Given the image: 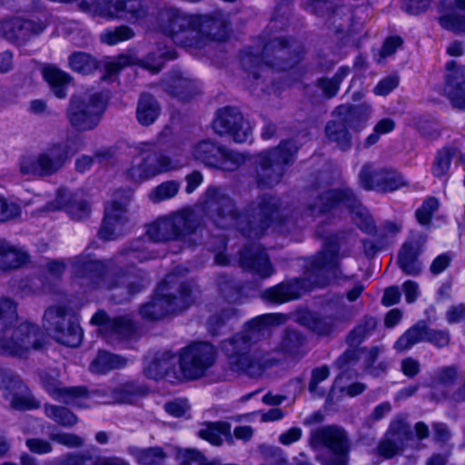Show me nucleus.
<instances>
[{
    "instance_id": "f257e3e1",
    "label": "nucleus",
    "mask_w": 465,
    "mask_h": 465,
    "mask_svg": "<svg viewBox=\"0 0 465 465\" xmlns=\"http://www.w3.org/2000/svg\"><path fill=\"white\" fill-rule=\"evenodd\" d=\"M216 352L208 342H193L182 350L179 358L163 352L153 360H147L144 369L147 377L159 379L170 375L173 365L178 361L181 376L185 379H197L214 363Z\"/></svg>"
},
{
    "instance_id": "f03ea898",
    "label": "nucleus",
    "mask_w": 465,
    "mask_h": 465,
    "mask_svg": "<svg viewBox=\"0 0 465 465\" xmlns=\"http://www.w3.org/2000/svg\"><path fill=\"white\" fill-rule=\"evenodd\" d=\"M16 320L15 304L0 299V354L24 357L31 349L42 347V335L36 328L28 322L13 325Z\"/></svg>"
},
{
    "instance_id": "7ed1b4c3",
    "label": "nucleus",
    "mask_w": 465,
    "mask_h": 465,
    "mask_svg": "<svg viewBox=\"0 0 465 465\" xmlns=\"http://www.w3.org/2000/svg\"><path fill=\"white\" fill-rule=\"evenodd\" d=\"M191 290L175 274H169L157 287L155 296L141 308L143 317L159 320L185 310L192 302Z\"/></svg>"
},
{
    "instance_id": "20e7f679",
    "label": "nucleus",
    "mask_w": 465,
    "mask_h": 465,
    "mask_svg": "<svg viewBox=\"0 0 465 465\" xmlns=\"http://www.w3.org/2000/svg\"><path fill=\"white\" fill-rule=\"evenodd\" d=\"M154 145L150 143H140L134 147L135 156L127 174L134 183H142L157 174L173 171L187 163V159L181 155L170 158L161 154L153 157Z\"/></svg>"
},
{
    "instance_id": "39448f33",
    "label": "nucleus",
    "mask_w": 465,
    "mask_h": 465,
    "mask_svg": "<svg viewBox=\"0 0 465 465\" xmlns=\"http://www.w3.org/2000/svg\"><path fill=\"white\" fill-rule=\"evenodd\" d=\"M371 114V107L366 104L358 106L341 105L333 113L334 119L328 123L326 134L340 148L346 149L351 139L349 129L360 131Z\"/></svg>"
},
{
    "instance_id": "423d86ee",
    "label": "nucleus",
    "mask_w": 465,
    "mask_h": 465,
    "mask_svg": "<svg viewBox=\"0 0 465 465\" xmlns=\"http://www.w3.org/2000/svg\"><path fill=\"white\" fill-rule=\"evenodd\" d=\"M105 106L106 99L101 95L75 94L67 109V118L76 130H91L99 124Z\"/></svg>"
},
{
    "instance_id": "0eeeda50",
    "label": "nucleus",
    "mask_w": 465,
    "mask_h": 465,
    "mask_svg": "<svg viewBox=\"0 0 465 465\" xmlns=\"http://www.w3.org/2000/svg\"><path fill=\"white\" fill-rule=\"evenodd\" d=\"M78 149L79 146L75 143L53 145L37 158L23 159L20 166L21 172L28 176L52 173L58 170Z\"/></svg>"
},
{
    "instance_id": "6e6552de",
    "label": "nucleus",
    "mask_w": 465,
    "mask_h": 465,
    "mask_svg": "<svg viewBox=\"0 0 465 465\" xmlns=\"http://www.w3.org/2000/svg\"><path fill=\"white\" fill-rule=\"evenodd\" d=\"M222 349L228 357L232 370L237 372H245L252 377L259 376L268 362L266 360L262 363L261 356L250 354V343L246 335H237L232 340L223 342Z\"/></svg>"
},
{
    "instance_id": "1a4fd4ad",
    "label": "nucleus",
    "mask_w": 465,
    "mask_h": 465,
    "mask_svg": "<svg viewBox=\"0 0 465 465\" xmlns=\"http://www.w3.org/2000/svg\"><path fill=\"white\" fill-rule=\"evenodd\" d=\"M162 15L166 20L163 27V33L172 37L174 43L188 48H201L204 45L203 40L198 37L199 33L194 28L198 17L188 15L177 9H170Z\"/></svg>"
},
{
    "instance_id": "9d476101",
    "label": "nucleus",
    "mask_w": 465,
    "mask_h": 465,
    "mask_svg": "<svg viewBox=\"0 0 465 465\" xmlns=\"http://www.w3.org/2000/svg\"><path fill=\"white\" fill-rule=\"evenodd\" d=\"M190 154L195 161L224 171H232L244 162L242 154L226 151L209 140L193 145L190 150Z\"/></svg>"
},
{
    "instance_id": "9b49d317",
    "label": "nucleus",
    "mask_w": 465,
    "mask_h": 465,
    "mask_svg": "<svg viewBox=\"0 0 465 465\" xmlns=\"http://www.w3.org/2000/svg\"><path fill=\"white\" fill-rule=\"evenodd\" d=\"M44 326L58 342L76 347L83 338V331L77 323L67 322L65 311L61 307L49 308L44 316Z\"/></svg>"
},
{
    "instance_id": "f8f14e48",
    "label": "nucleus",
    "mask_w": 465,
    "mask_h": 465,
    "mask_svg": "<svg viewBox=\"0 0 465 465\" xmlns=\"http://www.w3.org/2000/svg\"><path fill=\"white\" fill-rule=\"evenodd\" d=\"M312 444L323 445L331 451L332 457H318L322 465H347L348 443L344 431L337 427L317 430L312 437Z\"/></svg>"
},
{
    "instance_id": "ddd939ff",
    "label": "nucleus",
    "mask_w": 465,
    "mask_h": 465,
    "mask_svg": "<svg viewBox=\"0 0 465 465\" xmlns=\"http://www.w3.org/2000/svg\"><path fill=\"white\" fill-rule=\"evenodd\" d=\"M129 198V193L119 192L114 200L107 203L103 226L99 232L101 238L114 240L124 233L128 223L125 206Z\"/></svg>"
},
{
    "instance_id": "4468645a",
    "label": "nucleus",
    "mask_w": 465,
    "mask_h": 465,
    "mask_svg": "<svg viewBox=\"0 0 465 465\" xmlns=\"http://www.w3.org/2000/svg\"><path fill=\"white\" fill-rule=\"evenodd\" d=\"M213 131L219 135H230L237 143L247 142L252 136V128L235 108H223L216 114L213 123Z\"/></svg>"
},
{
    "instance_id": "2eb2a0df",
    "label": "nucleus",
    "mask_w": 465,
    "mask_h": 465,
    "mask_svg": "<svg viewBox=\"0 0 465 465\" xmlns=\"http://www.w3.org/2000/svg\"><path fill=\"white\" fill-rule=\"evenodd\" d=\"M322 201H325V203L320 212H327L329 209L333 208L336 205L346 207L351 210L354 216L353 219L362 231L367 232L371 231L373 227L372 220L369 217L367 211L357 203L351 192L331 191L322 198Z\"/></svg>"
},
{
    "instance_id": "dca6fc26",
    "label": "nucleus",
    "mask_w": 465,
    "mask_h": 465,
    "mask_svg": "<svg viewBox=\"0 0 465 465\" xmlns=\"http://www.w3.org/2000/svg\"><path fill=\"white\" fill-rule=\"evenodd\" d=\"M189 230V213L185 211L159 219L147 228V235L153 241H167L177 238Z\"/></svg>"
},
{
    "instance_id": "f3484780",
    "label": "nucleus",
    "mask_w": 465,
    "mask_h": 465,
    "mask_svg": "<svg viewBox=\"0 0 465 465\" xmlns=\"http://www.w3.org/2000/svg\"><path fill=\"white\" fill-rule=\"evenodd\" d=\"M274 213L273 208L270 204H263L260 206L258 217L254 216L253 221L250 222V229L242 226V215L237 214L230 207L228 209V213L224 215L223 213L218 214V220L215 221L218 226L227 227V226H235L242 231L243 233H246L248 236H251L252 231L255 235L260 234V232L265 228L268 227V223L272 222V215Z\"/></svg>"
},
{
    "instance_id": "a211bd4d",
    "label": "nucleus",
    "mask_w": 465,
    "mask_h": 465,
    "mask_svg": "<svg viewBox=\"0 0 465 465\" xmlns=\"http://www.w3.org/2000/svg\"><path fill=\"white\" fill-rule=\"evenodd\" d=\"M361 184L366 189L392 192L406 184L404 178L395 171L374 172L371 166H364L360 173Z\"/></svg>"
},
{
    "instance_id": "6ab92c4d",
    "label": "nucleus",
    "mask_w": 465,
    "mask_h": 465,
    "mask_svg": "<svg viewBox=\"0 0 465 465\" xmlns=\"http://www.w3.org/2000/svg\"><path fill=\"white\" fill-rule=\"evenodd\" d=\"M112 1L97 0L96 9L101 15L136 22L145 14L140 0H116L114 5Z\"/></svg>"
},
{
    "instance_id": "aec40b11",
    "label": "nucleus",
    "mask_w": 465,
    "mask_h": 465,
    "mask_svg": "<svg viewBox=\"0 0 465 465\" xmlns=\"http://www.w3.org/2000/svg\"><path fill=\"white\" fill-rule=\"evenodd\" d=\"M48 210H64L73 219L82 220L86 218L90 213V206L81 193H72L65 190L58 191L55 202L50 203Z\"/></svg>"
},
{
    "instance_id": "412c9836",
    "label": "nucleus",
    "mask_w": 465,
    "mask_h": 465,
    "mask_svg": "<svg viewBox=\"0 0 465 465\" xmlns=\"http://www.w3.org/2000/svg\"><path fill=\"white\" fill-rule=\"evenodd\" d=\"M430 340L438 347H443L449 342V336L443 331H428L424 325H416L408 330L395 343L398 351H405L410 349L415 343Z\"/></svg>"
},
{
    "instance_id": "4be33fe9",
    "label": "nucleus",
    "mask_w": 465,
    "mask_h": 465,
    "mask_svg": "<svg viewBox=\"0 0 465 465\" xmlns=\"http://www.w3.org/2000/svg\"><path fill=\"white\" fill-rule=\"evenodd\" d=\"M408 439V430L404 424L401 421H394L387 432L386 440L379 446V453L384 458H391L401 449L403 440Z\"/></svg>"
},
{
    "instance_id": "5701e85b",
    "label": "nucleus",
    "mask_w": 465,
    "mask_h": 465,
    "mask_svg": "<svg viewBox=\"0 0 465 465\" xmlns=\"http://www.w3.org/2000/svg\"><path fill=\"white\" fill-rule=\"evenodd\" d=\"M45 387L47 392L57 401L78 407L85 406L83 401L88 397V393L82 388H64L56 381H45Z\"/></svg>"
},
{
    "instance_id": "b1692460",
    "label": "nucleus",
    "mask_w": 465,
    "mask_h": 465,
    "mask_svg": "<svg viewBox=\"0 0 465 465\" xmlns=\"http://www.w3.org/2000/svg\"><path fill=\"white\" fill-rule=\"evenodd\" d=\"M42 30L43 28L35 29L32 22H22L19 18L0 23V36L12 42L19 43L28 37L30 32L38 33Z\"/></svg>"
},
{
    "instance_id": "393cba45",
    "label": "nucleus",
    "mask_w": 465,
    "mask_h": 465,
    "mask_svg": "<svg viewBox=\"0 0 465 465\" xmlns=\"http://www.w3.org/2000/svg\"><path fill=\"white\" fill-rule=\"evenodd\" d=\"M201 439L208 441L212 445L219 446L223 440L232 443L231 434V426L224 421L210 422L203 425L198 431Z\"/></svg>"
},
{
    "instance_id": "a878e982",
    "label": "nucleus",
    "mask_w": 465,
    "mask_h": 465,
    "mask_svg": "<svg viewBox=\"0 0 465 465\" xmlns=\"http://www.w3.org/2000/svg\"><path fill=\"white\" fill-rule=\"evenodd\" d=\"M241 263L242 266L253 270L262 278L268 277L273 272L268 256L262 251L245 250L241 255Z\"/></svg>"
},
{
    "instance_id": "bb28decb",
    "label": "nucleus",
    "mask_w": 465,
    "mask_h": 465,
    "mask_svg": "<svg viewBox=\"0 0 465 465\" xmlns=\"http://www.w3.org/2000/svg\"><path fill=\"white\" fill-rule=\"evenodd\" d=\"M27 260L28 256L25 251L11 246L6 242L0 240V269L18 268L25 264Z\"/></svg>"
},
{
    "instance_id": "cd10ccee",
    "label": "nucleus",
    "mask_w": 465,
    "mask_h": 465,
    "mask_svg": "<svg viewBox=\"0 0 465 465\" xmlns=\"http://www.w3.org/2000/svg\"><path fill=\"white\" fill-rule=\"evenodd\" d=\"M303 285V281L294 280L287 284H279L272 289H269L265 295L266 298L272 302L282 303L292 299L298 298L301 294V289Z\"/></svg>"
},
{
    "instance_id": "c85d7f7f",
    "label": "nucleus",
    "mask_w": 465,
    "mask_h": 465,
    "mask_svg": "<svg viewBox=\"0 0 465 465\" xmlns=\"http://www.w3.org/2000/svg\"><path fill=\"white\" fill-rule=\"evenodd\" d=\"M42 74L54 94L58 98H64L66 95V89L70 80L69 75L53 65L45 66Z\"/></svg>"
},
{
    "instance_id": "c756f323",
    "label": "nucleus",
    "mask_w": 465,
    "mask_h": 465,
    "mask_svg": "<svg viewBox=\"0 0 465 465\" xmlns=\"http://www.w3.org/2000/svg\"><path fill=\"white\" fill-rule=\"evenodd\" d=\"M13 388L16 390V392L14 394L5 391V396L10 401L13 408L17 410H29L38 406L27 388L24 386L20 381H14Z\"/></svg>"
},
{
    "instance_id": "7c9ffc66",
    "label": "nucleus",
    "mask_w": 465,
    "mask_h": 465,
    "mask_svg": "<svg viewBox=\"0 0 465 465\" xmlns=\"http://www.w3.org/2000/svg\"><path fill=\"white\" fill-rule=\"evenodd\" d=\"M160 113L157 102L148 94H143L138 102L136 117L143 125L152 124Z\"/></svg>"
},
{
    "instance_id": "2f4dec72",
    "label": "nucleus",
    "mask_w": 465,
    "mask_h": 465,
    "mask_svg": "<svg viewBox=\"0 0 465 465\" xmlns=\"http://www.w3.org/2000/svg\"><path fill=\"white\" fill-rule=\"evenodd\" d=\"M126 359L121 356L101 351L92 361L90 371L94 373L103 374L114 369L122 368L126 365Z\"/></svg>"
},
{
    "instance_id": "473e14b6",
    "label": "nucleus",
    "mask_w": 465,
    "mask_h": 465,
    "mask_svg": "<svg viewBox=\"0 0 465 465\" xmlns=\"http://www.w3.org/2000/svg\"><path fill=\"white\" fill-rule=\"evenodd\" d=\"M443 94L453 107L465 109V81H460L457 77L449 75Z\"/></svg>"
},
{
    "instance_id": "72a5a7b5",
    "label": "nucleus",
    "mask_w": 465,
    "mask_h": 465,
    "mask_svg": "<svg viewBox=\"0 0 465 465\" xmlns=\"http://www.w3.org/2000/svg\"><path fill=\"white\" fill-rule=\"evenodd\" d=\"M297 321L318 335H327L332 330L331 318H320L311 312H303L297 316Z\"/></svg>"
},
{
    "instance_id": "f704fd0d",
    "label": "nucleus",
    "mask_w": 465,
    "mask_h": 465,
    "mask_svg": "<svg viewBox=\"0 0 465 465\" xmlns=\"http://www.w3.org/2000/svg\"><path fill=\"white\" fill-rule=\"evenodd\" d=\"M419 250L418 244L412 245L411 242H407L399 253V264L408 274H417L420 271V266L416 259Z\"/></svg>"
},
{
    "instance_id": "c9c22d12",
    "label": "nucleus",
    "mask_w": 465,
    "mask_h": 465,
    "mask_svg": "<svg viewBox=\"0 0 465 465\" xmlns=\"http://www.w3.org/2000/svg\"><path fill=\"white\" fill-rule=\"evenodd\" d=\"M448 8L443 3L439 5V17L440 25L450 31L456 34L465 33V15L457 14L455 12H449Z\"/></svg>"
},
{
    "instance_id": "e433bc0d",
    "label": "nucleus",
    "mask_w": 465,
    "mask_h": 465,
    "mask_svg": "<svg viewBox=\"0 0 465 465\" xmlns=\"http://www.w3.org/2000/svg\"><path fill=\"white\" fill-rule=\"evenodd\" d=\"M290 145L291 143H284L272 152L261 153L262 166L267 168L269 166L287 163L292 157Z\"/></svg>"
},
{
    "instance_id": "4c0bfd02",
    "label": "nucleus",
    "mask_w": 465,
    "mask_h": 465,
    "mask_svg": "<svg viewBox=\"0 0 465 465\" xmlns=\"http://www.w3.org/2000/svg\"><path fill=\"white\" fill-rule=\"evenodd\" d=\"M69 64L71 68L83 74L92 73L96 67V61L84 53H75L70 56Z\"/></svg>"
},
{
    "instance_id": "58836bf2",
    "label": "nucleus",
    "mask_w": 465,
    "mask_h": 465,
    "mask_svg": "<svg viewBox=\"0 0 465 465\" xmlns=\"http://www.w3.org/2000/svg\"><path fill=\"white\" fill-rule=\"evenodd\" d=\"M45 414L63 426H72L77 422L76 417L64 407L45 406Z\"/></svg>"
},
{
    "instance_id": "ea45409f",
    "label": "nucleus",
    "mask_w": 465,
    "mask_h": 465,
    "mask_svg": "<svg viewBox=\"0 0 465 465\" xmlns=\"http://www.w3.org/2000/svg\"><path fill=\"white\" fill-rule=\"evenodd\" d=\"M455 154L456 151L450 148L439 151L432 166L433 174L439 177L446 174L450 167L451 159Z\"/></svg>"
},
{
    "instance_id": "a19ab883",
    "label": "nucleus",
    "mask_w": 465,
    "mask_h": 465,
    "mask_svg": "<svg viewBox=\"0 0 465 465\" xmlns=\"http://www.w3.org/2000/svg\"><path fill=\"white\" fill-rule=\"evenodd\" d=\"M180 184L174 181H168L155 187L149 194L153 202H162L175 196Z\"/></svg>"
},
{
    "instance_id": "79ce46f5",
    "label": "nucleus",
    "mask_w": 465,
    "mask_h": 465,
    "mask_svg": "<svg viewBox=\"0 0 465 465\" xmlns=\"http://www.w3.org/2000/svg\"><path fill=\"white\" fill-rule=\"evenodd\" d=\"M285 317L282 314H265L253 319L248 327L252 332H262L267 326L282 322Z\"/></svg>"
},
{
    "instance_id": "37998d69",
    "label": "nucleus",
    "mask_w": 465,
    "mask_h": 465,
    "mask_svg": "<svg viewBox=\"0 0 465 465\" xmlns=\"http://www.w3.org/2000/svg\"><path fill=\"white\" fill-rule=\"evenodd\" d=\"M134 35L133 32L127 26H121L114 30H106L101 35L103 43L113 45L119 42L128 40Z\"/></svg>"
},
{
    "instance_id": "c03bdc74",
    "label": "nucleus",
    "mask_w": 465,
    "mask_h": 465,
    "mask_svg": "<svg viewBox=\"0 0 465 465\" xmlns=\"http://www.w3.org/2000/svg\"><path fill=\"white\" fill-rule=\"evenodd\" d=\"M21 213V206L19 203L8 201L0 193V223L8 222L18 217Z\"/></svg>"
},
{
    "instance_id": "a18cd8bd",
    "label": "nucleus",
    "mask_w": 465,
    "mask_h": 465,
    "mask_svg": "<svg viewBox=\"0 0 465 465\" xmlns=\"http://www.w3.org/2000/svg\"><path fill=\"white\" fill-rule=\"evenodd\" d=\"M165 455L160 448L141 450L136 454L139 463L143 465H157L162 463Z\"/></svg>"
},
{
    "instance_id": "49530a36",
    "label": "nucleus",
    "mask_w": 465,
    "mask_h": 465,
    "mask_svg": "<svg viewBox=\"0 0 465 465\" xmlns=\"http://www.w3.org/2000/svg\"><path fill=\"white\" fill-rule=\"evenodd\" d=\"M349 74V69L341 68L336 74V75L332 79H323L320 82L321 88L326 96L331 97L334 96L338 90L339 84L342 81V79L347 76Z\"/></svg>"
},
{
    "instance_id": "de8ad7c7",
    "label": "nucleus",
    "mask_w": 465,
    "mask_h": 465,
    "mask_svg": "<svg viewBox=\"0 0 465 465\" xmlns=\"http://www.w3.org/2000/svg\"><path fill=\"white\" fill-rule=\"evenodd\" d=\"M439 203L435 198L426 200L421 207L417 210L416 216L420 223L427 224L432 213L438 209Z\"/></svg>"
},
{
    "instance_id": "09e8293b",
    "label": "nucleus",
    "mask_w": 465,
    "mask_h": 465,
    "mask_svg": "<svg viewBox=\"0 0 465 465\" xmlns=\"http://www.w3.org/2000/svg\"><path fill=\"white\" fill-rule=\"evenodd\" d=\"M183 457L188 464L194 465H221L218 460H209L196 450H185Z\"/></svg>"
},
{
    "instance_id": "8fccbe9b",
    "label": "nucleus",
    "mask_w": 465,
    "mask_h": 465,
    "mask_svg": "<svg viewBox=\"0 0 465 465\" xmlns=\"http://www.w3.org/2000/svg\"><path fill=\"white\" fill-rule=\"evenodd\" d=\"M395 128V123L392 119L384 118L377 123L374 127V134H371L367 141L369 144L376 143L378 137L382 134H386L393 131Z\"/></svg>"
},
{
    "instance_id": "3c124183",
    "label": "nucleus",
    "mask_w": 465,
    "mask_h": 465,
    "mask_svg": "<svg viewBox=\"0 0 465 465\" xmlns=\"http://www.w3.org/2000/svg\"><path fill=\"white\" fill-rule=\"evenodd\" d=\"M379 350L377 348L371 349L370 351L361 350L357 351V357L360 361H363L366 364V369L368 373L371 375H379L380 371H376V368H372L371 365L375 361Z\"/></svg>"
},
{
    "instance_id": "603ef678",
    "label": "nucleus",
    "mask_w": 465,
    "mask_h": 465,
    "mask_svg": "<svg viewBox=\"0 0 465 465\" xmlns=\"http://www.w3.org/2000/svg\"><path fill=\"white\" fill-rule=\"evenodd\" d=\"M166 412L173 417L185 416L189 411V405L186 400H175L165 404Z\"/></svg>"
},
{
    "instance_id": "864d4df0",
    "label": "nucleus",
    "mask_w": 465,
    "mask_h": 465,
    "mask_svg": "<svg viewBox=\"0 0 465 465\" xmlns=\"http://www.w3.org/2000/svg\"><path fill=\"white\" fill-rule=\"evenodd\" d=\"M51 439L67 447H78L83 443L80 437L69 433H52Z\"/></svg>"
},
{
    "instance_id": "5fc2aeb1",
    "label": "nucleus",
    "mask_w": 465,
    "mask_h": 465,
    "mask_svg": "<svg viewBox=\"0 0 465 465\" xmlns=\"http://www.w3.org/2000/svg\"><path fill=\"white\" fill-rule=\"evenodd\" d=\"M329 376V370L327 367L322 366L315 369L312 374V380L310 382L309 390L312 394H318L317 392V385L322 381L326 380ZM322 393H319L322 395Z\"/></svg>"
},
{
    "instance_id": "6e6d98bb",
    "label": "nucleus",
    "mask_w": 465,
    "mask_h": 465,
    "mask_svg": "<svg viewBox=\"0 0 465 465\" xmlns=\"http://www.w3.org/2000/svg\"><path fill=\"white\" fill-rule=\"evenodd\" d=\"M398 83L396 76H388L379 82L374 88V94L376 95H386L398 85Z\"/></svg>"
},
{
    "instance_id": "4d7b16f0",
    "label": "nucleus",
    "mask_w": 465,
    "mask_h": 465,
    "mask_svg": "<svg viewBox=\"0 0 465 465\" xmlns=\"http://www.w3.org/2000/svg\"><path fill=\"white\" fill-rule=\"evenodd\" d=\"M109 324L112 326L114 333L119 336L120 338L128 336L133 330L131 322L127 318L114 320Z\"/></svg>"
},
{
    "instance_id": "13d9d810",
    "label": "nucleus",
    "mask_w": 465,
    "mask_h": 465,
    "mask_svg": "<svg viewBox=\"0 0 465 465\" xmlns=\"http://www.w3.org/2000/svg\"><path fill=\"white\" fill-rule=\"evenodd\" d=\"M401 44L402 40L399 36L388 38L381 50V56L385 58L391 55L401 45Z\"/></svg>"
},
{
    "instance_id": "bf43d9fd",
    "label": "nucleus",
    "mask_w": 465,
    "mask_h": 465,
    "mask_svg": "<svg viewBox=\"0 0 465 465\" xmlns=\"http://www.w3.org/2000/svg\"><path fill=\"white\" fill-rule=\"evenodd\" d=\"M26 445L31 451L37 454H45L52 450L50 443L43 440L31 439L26 441Z\"/></svg>"
},
{
    "instance_id": "052dcab7",
    "label": "nucleus",
    "mask_w": 465,
    "mask_h": 465,
    "mask_svg": "<svg viewBox=\"0 0 465 465\" xmlns=\"http://www.w3.org/2000/svg\"><path fill=\"white\" fill-rule=\"evenodd\" d=\"M302 437V430L300 428H291L279 437V441L283 445H290L300 440Z\"/></svg>"
},
{
    "instance_id": "680f3d73",
    "label": "nucleus",
    "mask_w": 465,
    "mask_h": 465,
    "mask_svg": "<svg viewBox=\"0 0 465 465\" xmlns=\"http://www.w3.org/2000/svg\"><path fill=\"white\" fill-rule=\"evenodd\" d=\"M131 64V58L126 55H121L117 58L110 60L106 64V69L110 74L116 73L121 68Z\"/></svg>"
},
{
    "instance_id": "e2e57ef3",
    "label": "nucleus",
    "mask_w": 465,
    "mask_h": 465,
    "mask_svg": "<svg viewBox=\"0 0 465 465\" xmlns=\"http://www.w3.org/2000/svg\"><path fill=\"white\" fill-rule=\"evenodd\" d=\"M403 292L407 302H413L420 294L418 284L414 282L408 281L402 285Z\"/></svg>"
},
{
    "instance_id": "0e129e2a",
    "label": "nucleus",
    "mask_w": 465,
    "mask_h": 465,
    "mask_svg": "<svg viewBox=\"0 0 465 465\" xmlns=\"http://www.w3.org/2000/svg\"><path fill=\"white\" fill-rule=\"evenodd\" d=\"M456 377H457V373L453 368H451V367L444 368L439 372L438 382L440 385L447 386V385L452 383V381L456 379Z\"/></svg>"
},
{
    "instance_id": "69168bd1",
    "label": "nucleus",
    "mask_w": 465,
    "mask_h": 465,
    "mask_svg": "<svg viewBox=\"0 0 465 465\" xmlns=\"http://www.w3.org/2000/svg\"><path fill=\"white\" fill-rule=\"evenodd\" d=\"M401 293L399 292V289L397 287H390L385 290L383 297H382V303L385 306H391L395 303H397L400 301Z\"/></svg>"
},
{
    "instance_id": "338daca9",
    "label": "nucleus",
    "mask_w": 465,
    "mask_h": 465,
    "mask_svg": "<svg viewBox=\"0 0 465 465\" xmlns=\"http://www.w3.org/2000/svg\"><path fill=\"white\" fill-rule=\"evenodd\" d=\"M430 0H410L407 5L409 13L418 15L424 12L430 5Z\"/></svg>"
},
{
    "instance_id": "774afa93",
    "label": "nucleus",
    "mask_w": 465,
    "mask_h": 465,
    "mask_svg": "<svg viewBox=\"0 0 465 465\" xmlns=\"http://www.w3.org/2000/svg\"><path fill=\"white\" fill-rule=\"evenodd\" d=\"M450 262V258L447 254L439 255L432 262L430 270L433 273H440L444 271Z\"/></svg>"
}]
</instances>
